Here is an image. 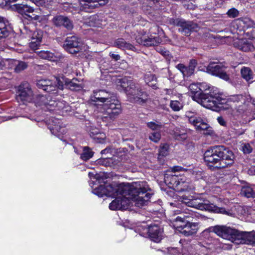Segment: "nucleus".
Here are the masks:
<instances>
[{
	"label": "nucleus",
	"mask_w": 255,
	"mask_h": 255,
	"mask_svg": "<svg viewBox=\"0 0 255 255\" xmlns=\"http://www.w3.org/2000/svg\"><path fill=\"white\" fill-rule=\"evenodd\" d=\"M96 2L98 3V6L99 5H104L107 3L109 0H96Z\"/></svg>",
	"instance_id": "nucleus-54"
},
{
	"label": "nucleus",
	"mask_w": 255,
	"mask_h": 255,
	"mask_svg": "<svg viewBox=\"0 0 255 255\" xmlns=\"http://www.w3.org/2000/svg\"><path fill=\"white\" fill-rule=\"evenodd\" d=\"M80 9L86 12H90L98 7V3L96 0H79Z\"/></svg>",
	"instance_id": "nucleus-25"
},
{
	"label": "nucleus",
	"mask_w": 255,
	"mask_h": 255,
	"mask_svg": "<svg viewBox=\"0 0 255 255\" xmlns=\"http://www.w3.org/2000/svg\"><path fill=\"white\" fill-rule=\"evenodd\" d=\"M37 53L38 56L42 59H47L50 61H55L56 59L54 53L49 51H40L37 52Z\"/></svg>",
	"instance_id": "nucleus-31"
},
{
	"label": "nucleus",
	"mask_w": 255,
	"mask_h": 255,
	"mask_svg": "<svg viewBox=\"0 0 255 255\" xmlns=\"http://www.w3.org/2000/svg\"><path fill=\"white\" fill-rule=\"evenodd\" d=\"M242 150L245 154H249L252 152L253 148L249 143H245L242 146Z\"/></svg>",
	"instance_id": "nucleus-46"
},
{
	"label": "nucleus",
	"mask_w": 255,
	"mask_h": 255,
	"mask_svg": "<svg viewBox=\"0 0 255 255\" xmlns=\"http://www.w3.org/2000/svg\"><path fill=\"white\" fill-rule=\"evenodd\" d=\"M234 46L236 48L245 52L252 51L254 49V46L251 40L246 38L235 41L234 42Z\"/></svg>",
	"instance_id": "nucleus-23"
},
{
	"label": "nucleus",
	"mask_w": 255,
	"mask_h": 255,
	"mask_svg": "<svg viewBox=\"0 0 255 255\" xmlns=\"http://www.w3.org/2000/svg\"><path fill=\"white\" fill-rule=\"evenodd\" d=\"M176 222H181V224L177 225L178 231L185 236H190L196 233L198 228L197 223L185 222L181 217H177L175 219Z\"/></svg>",
	"instance_id": "nucleus-15"
},
{
	"label": "nucleus",
	"mask_w": 255,
	"mask_h": 255,
	"mask_svg": "<svg viewBox=\"0 0 255 255\" xmlns=\"http://www.w3.org/2000/svg\"><path fill=\"white\" fill-rule=\"evenodd\" d=\"M80 39L76 36L67 37L63 44L64 48L71 54L78 53L81 50Z\"/></svg>",
	"instance_id": "nucleus-18"
},
{
	"label": "nucleus",
	"mask_w": 255,
	"mask_h": 255,
	"mask_svg": "<svg viewBox=\"0 0 255 255\" xmlns=\"http://www.w3.org/2000/svg\"><path fill=\"white\" fill-rule=\"evenodd\" d=\"M94 178L98 181L99 183L104 182L105 183V180L107 178V175L104 173H100L96 174L94 176Z\"/></svg>",
	"instance_id": "nucleus-42"
},
{
	"label": "nucleus",
	"mask_w": 255,
	"mask_h": 255,
	"mask_svg": "<svg viewBox=\"0 0 255 255\" xmlns=\"http://www.w3.org/2000/svg\"><path fill=\"white\" fill-rule=\"evenodd\" d=\"M197 65V62L195 59H191L190 61L189 66L187 67L188 69V74L191 76L193 74L195 70V68Z\"/></svg>",
	"instance_id": "nucleus-40"
},
{
	"label": "nucleus",
	"mask_w": 255,
	"mask_h": 255,
	"mask_svg": "<svg viewBox=\"0 0 255 255\" xmlns=\"http://www.w3.org/2000/svg\"><path fill=\"white\" fill-rule=\"evenodd\" d=\"M52 22L56 26H63L68 30H71L73 28L72 21L66 16L63 15H57L52 19Z\"/></svg>",
	"instance_id": "nucleus-22"
},
{
	"label": "nucleus",
	"mask_w": 255,
	"mask_h": 255,
	"mask_svg": "<svg viewBox=\"0 0 255 255\" xmlns=\"http://www.w3.org/2000/svg\"><path fill=\"white\" fill-rule=\"evenodd\" d=\"M241 194L247 198H255V192L249 186H244L242 188Z\"/></svg>",
	"instance_id": "nucleus-33"
},
{
	"label": "nucleus",
	"mask_w": 255,
	"mask_h": 255,
	"mask_svg": "<svg viewBox=\"0 0 255 255\" xmlns=\"http://www.w3.org/2000/svg\"><path fill=\"white\" fill-rule=\"evenodd\" d=\"M39 1L40 4L48 8L51 6L53 2V0H38Z\"/></svg>",
	"instance_id": "nucleus-50"
},
{
	"label": "nucleus",
	"mask_w": 255,
	"mask_h": 255,
	"mask_svg": "<svg viewBox=\"0 0 255 255\" xmlns=\"http://www.w3.org/2000/svg\"><path fill=\"white\" fill-rule=\"evenodd\" d=\"M14 63V65L15 66L14 68V71L16 73H19L25 69L27 67V64L23 61H12Z\"/></svg>",
	"instance_id": "nucleus-34"
},
{
	"label": "nucleus",
	"mask_w": 255,
	"mask_h": 255,
	"mask_svg": "<svg viewBox=\"0 0 255 255\" xmlns=\"http://www.w3.org/2000/svg\"><path fill=\"white\" fill-rule=\"evenodd\" d=\"M175 137L177 140H184L187 138V133L184 132H176L175 133Z\"/></svg>",
	"instance_id": "nucleus-47"
},
{
	"label": "nucleus",
	"mask_w": 255,
	"mask_h": 255,
	"mask_svg": "<svg viewBox=\"0 0 255 255\" xmlns=\"http://www.w3.org/2000/svg\"><path fill=\"white\" fill-rule=\"evenodd\" d=\"M42 36L39 35L36 40L35 38H32V41L29 43V47L33 50H36L38 49V46L40 45L41 41Z\"/></svg>",
	"instance_id": "nucleus-37"
},
{
	"label": "nucleus",
	"mask_w": 255,
	"mask_h": 255,
	"mask_svg": "<svg viewBox=\"0 0 255 255\" xmlns=\"http://www.w3.org/2000/svg\"><path fill=\"white\" fill-rule=\"evenodd\" d=\"M110 150V149L106 148V149L102 150L101 153L102 154H105V153H106L107 152H108Z\"/></svg>",
	"instance_id": "nucleus-57"
},
{
	"label": "nucleus",
	"mask_w": 255,
	"mask_h": 255,
	"mask_svg": "<svg viewBox=\"0 0 255 255\" xmlns=\"http://www.w3.org/2000/svg\"><path fill=\"white\" fill-rule=\"evenodd\" d=\"M176 68L180 70V71L183 74V76H189L188 74V69L187 67L185 66L182 64H179L176 66Z\"/></svg>",
	"instance_id": "nucleus-45"
},
{
	"label": "nucleus",
	"mask_w": 255,
	"mask_h": 255,
	"mask_svg": "<svg viewBox=\"0 0 255 255\" xmlns=\"http://www.w3.org/2000/svg\"><path fill=\"white\" fill-rule=\"evenodd\" d=\"M16 99L18 102L23 104L32 101L33 92L28 83H22L18 87Z\"/></svg>",
	"instance_id": "nucleus-14"
},
{
	"label": "nucleus",
	"mask_w": 255,
	"mask_h": 255,
	"mask_svg": "<svg viewBox=\"0 0 255 255\" xmlns=\"http://www.w3.org/2000/svg\"><path fill=\"white\" fill-rule=\"evenodd\" d=\"M39 35H41L42 36V35L41 34V32L40 33H39L38 32H34L33 33V36H32V38H35V40H36L37 39V38L38 37Z\"/></svg>",
	"instance_id": "nucleus-56"
},
{
	"label": "nucleus",
	"mask_w": 255,
	"mask_h": 255,
	"mask_svg": "<svg viewBox=\"0 0 255 255\" xmlns=\"http://www.w3.org/2000/svg\"><path fill=\"white\" fill-rule=\"evenodd\" d=\"M91 133H92L93 135L97 134L99 133L98 129H96L95 130L92 131H90Z\"/></svg>",
	"instance_id": "nucleus-58"
},
{
	"label": "nucleus",
	"mask_w": 255,
	"mask_h": 255,
	"mask_svg": "<svg viewBox=\"0 0 255 255\" xmlns=\"http://www.w3.org/2000/svg\"><path fill=\"white\" fill-rule=\"evenodd\" d=\"M178 204L180 205L181 204H179V203H170V205L171 206H176Z\"/></svg>",
	"instance_id": "nucleus-60"
},
{
	"label": "nucleus",
	"mask_w": 255,
	"mask_h": 255,
	"mask_svg": "<svg viewBox=\"0 0 255 255\" xmlns=\"http://www.w3.org/2000/svg\"><path fill=\"white\" fill-rule=\"evenodd\" d=\"M16 9L19 13L24 14L29 17H32V16L30 15L29 13H32L33 8L30 6H28L27 4H16L14 5Z\"/></svg>",
	"instance_id": "nucleus-27"
},
{
	"label": "nucleus",
	"mask_w": 255,
	"mask_h": 255,
	"mask_svg": "<svg viewBox=\"0 0 255 255\" xmlns=\"http://www.w3.org/2000/svg\"><path fill=\"white\" fill-rule=\"evenodd\" d=\"M226 69L227 67L223 63L210 62L206 67V71L209 74L218 76L225 81H228L230 78L226 72Z\"/></svg>",
	"instance_id": "nucleus-12"
},
{
	"label": "nucleus",
	"mask_w": 255,
	"mask_h": 255,
	"mask_svg": "<svg viewBox=\"0 0 255 255\" xmlns=\"http://www.w3.org/2000/svg\"><path fill=\"white\" fill-rule=\"evenodd\" d=\"M218 123L223 126H226V122L222 117H219L217 119Z\"/></svg>",
	"instance_id": "nucleus-53"
},
{
	"label": "nucleus",
	"mask_w": 255,
	"mask_h": 255,
	"mask_svg": "<svg viewBox=\"0 0 255 255\" xmlns=\"http://www.w3.org/2000/svg\"><path fill=\"white\" fill-rule=\"evenodd\" d=\"M9 35V30L7 29L6 21L3 17H0V39L5 38Z\"/></svg>",
	"instance_id": "nucleus-30"
},
{
	"label": "nucleus",
	"mask_w": 255,
	"mask_h": 255,
	"mask_svg": "<svg viewBox=\"0 0 255 255\" xmlns=\"http://www.w3.org/2000/svg\"><path fill=\"white\" fill-rule=\"evenodd\" d=\"M149 138L154 142H158L161 138V133L159 131H152L149 134Z\"/></svg>",
	"instance_id": "nucleus-38"
},
{
	"label": "nucleus",
	"mask_w": 255,
	"mask_h": 255,
	"mask_svg": "<svg viewBox=\"0 0 255 255\" xmlns=\"http://www.w3.org/2000/svg\"><path fill=\"white\" fill-rule=\"evenodd\" d=\"M165 182L173 187L177 188L179 190H187L188 183L183 179L179 178L176 174H166L164 177Z\"/></svg>",
	"instance_id": "nucleus-17"
},
{
	"label": "nucleus",
	"mask_w": 255,
	"mask_h": 255,
	"mask_svg": "<svg viewBox=\"0 0 255 255\" xmlns=\"http://www.w3.org/2000/svg\"><path fill=\"white\" fill-rule=\"evenodd\" d=\"M66 82V86L71 90L79 91L82 89L81 85L75 82L74 80Z\"/></svg>",
	"instance_id": "nucleus-39"
},
{
	"label": "nucleus",
	"mask_w": 255,
	"mask_h": 255,
	"mask_svg": "<svg viewBox=\"0 0 255 255\" xmlns=\"http://www.w3.org/2000/svg\"><path fill=\"white\" fill-rule=\"evenodd\" d=\"M253 118H254V119H255V111L254 112V114H253Z\"/></svg>",
	"instance_id": "nucleus-63"
},
{
	"label": "nucleus",
	"mask_w": 255,
	"mask_h": 255,
	"mask_svg": "<svg viewBox=\"0 0 255 255\" xmlns=\"http://www.w3.org/2000/svg\"><path fill=\"white\" fill-rule=\"evenodd\" d=\"M127 196L121 195L114 200L109 205L112 210H126L129 207L130 202Z\"/></svg>",
	"instance_id": "nucleus-20"
},
{
	"label": "nucleus",
	"mask_w": 255,
	"mask_h": 255,
	"mask_svg": "<svg viewBox=\"0 0 255 255\" xmlns=\"http://www.w3.org/2000/svg\"><path fill=\"white\" fill-rule=\"evenodd\" d=\"M170 107L174 111H178L182 108V104L177 101H171L170 104Z\"/></svg>",
	"instance_id": "nucleus-41"
},
{
	"label": "nucleus",
	"mask_w": 255,
	"mask_h": 255,
	"mask_svg": "<svg viewBox=\"0 0 255 255\" xmlns=\"http://www.w3.org/2000/svg\"><path fill=\"white\" fill-rule=\"evenodd\" d=\"M208 230L236 244H245L254 246L255 232H240L229 227L220 225L211 227Z\"/></svg>",
	"instance_id": "nucleus-3"
},
{
	"label": "nucleus",
	"mask_w": 255,
	"mask_h": 255,
	"mask_svg": "<svg viewBox=\"0 0 255 255\" xmlns=\"http://www.w3.org/2000/svg\"><path fill=\"white\" fill-rule=\"evenodd\" d=\"M252 102L253 105H255V99H253Z\"/></svg>",
	"instance_id": "nucleus-62"
},
{
	"label": "nucleus",
	"mask_w": 255,
	"mask_h": 255,
	"mask_svg": "<svg viewBox=\"0 0 255 255\" xmlns=\"http://www.w3.org/2000/svg\"><path fill=\"white\" fill-rule=\"evenodd\" d=\"M169 145L167 143L161 144L159 149L158 159L165 157L168 154Z\"/></svg>",
	"instance_id": "nucleus-35"
},
{
	"label": "nucleus",
	"mask_w": 255,
	"mask_h": 255,
	"mask_svg": "<svg viewBox=\"0 0 255 255\" xmlns=\"http://www.w3.org/2000/svg\"><path fill=\"white\" fill-rule=\"evenodd\" d=\"M204 159L209 168L214 170L233 165L235 155L229 148L223 145H215L205 151Z\"/></svg>",
	"instance_id": "nucleus-2"
},
{
	"label": "nucleus",
	"mask_w": 255,
	"mask_h": 255,
	"mask_svg": "<svg viewBox=\"0 0 255 255\" xmlns=\"http://www.w3.org/2000/svg\"><path fill=\"white\" fill-rule=\"evenodd\" d=\"M186 199L183 198L182 203H187L188 206L196 208L201 210H206L217 213H221L228 216H232V214L229 210H226L224 208L218 207L213 204H211L208 200L200 199H193L186 202Z\"/></svg>",
	"instance_id": "nucleus-8"
},
{
	"label": "nucleus",
	"mask_w": 255,
	"mask_h": 255,
	"mask_svg": "<svg viewBox=\"0 0 255 255\" xmlns=\"http://www.w3.org/2000/svg\"><path fill=\"white\" fill-rule=\"evenodd\" d=\"M190 112L186 113V116L189 117V122L194 125L197 130L204 131L205 134L210 135L213 132L212 128L206 122L200 117L190 116Z\"/></svg>",
	"instance_id": "nucleus-16"
},
{
	"label": "nucleus",
	"mask_w": 255,
	"mask_h": 255,
	"mask_svg": "<svg viewBox=\"0 0 255 255\" xmlns=\"http://www.w3.org/2000/svg\"><path fill=\"white\" fill-rule=\"evenodd\" d=\"M242 77L249 83H252L254 79V74L252 70L248 67H243L241 70Z\"/></svg>",
	"instance_id": "nucleus-29"
},
{
	"label": "nucleus",
	"mask_w": 255,
	"mask_h": 255,
	"mask_svg": "<svg viewBox=\"0 0 255 255\" xmlns=\"http://www.w3.org/2000/svg\"><path fill=\"white\" fill-rule=\"evenodd\" d=\"M106 160L105 159H104V160H100L99 161V162H102V161H105Z\"/></svg>",
	"instance_id": "nucleus-64"
},
{
	"label": "nucleus",
	"mask_w": 255,
	"mask_h": 255,
	"mask_svg": "<svg viewBox=\"0 0 255 255\" xmlns=\"http://www.w3.org/2000/svg\"><path fill=\"white\" fill-rule=\"evenodd\" d=\"M160 0H146V2L144 3L143 8H145L147 10H155L159 9L160 7Z\"/></svg>",
	"instance_id": "nucleus-28"
},
{
	"label": "nucleus",
	"mask_w": 255,
	"mask_h": 255,
	"mask_svg": "<svg viewBox=\"0 0 255 255\" xmlns=\"http://www.w3.org/2000/svg\"><path fill=\"white\" fill-rule=\"evenodd\" d=\"M90 100L94 104L102 106L101 118L104 121H113L122 112L121 104L116 96L105 90L94 91L90 96Z\"/></svg>",
	"instance_id": "nucleus-1"
},
{
	"label": "nucleus",
	"mask_w": 255,
	"mask_h": 255,
	"mask_svg": "<svg viewBox=\"0 0 255 255\" xmlns=\"http://www.w3.org/2000/svg\"><path fill=\"white\" fill-rule=\"evenodd\" d=\"M144 81L145 82L149 85V83L151 82H154L155 81L156 78L154 75L151 73H147L144 76ZM153 84H152L150 85V86H152Z\"/></svg>",
	"instance_id": "nucleus-44"
},
{
	"label": "nucleus",
	"mask_w": 255,
	"mask_h": 255,
	"mask_svg": "<svg viewBox=\"0 0 255 255\" xmlns=\"http://www.w3.org/2000/svg\"><path fill=\"white\" fill-rule=\"evenodd\" d=\"M121 86L125 88L127 94L130 101L142 105L146 102L148 94L142 86L132 80L123 78L121 80Z\"/></svg>",
	"instance_id": "nucleus-4"
},
{
	"label": "nucleus",
	"mask_w": 255,
	"mask_h": 255,
	"mask_svg": "<svg viewBox=\"0 0 255 255\" xmlns=\"http://www.w3.org/2000/svg\"><path fill=\"white\" fill-rule=\"evenodd\" d=\"M89 175L91 177H92V176L94 177V176L95 175H94L93 174H92V173H90H90H89Z\"/></svg>",
	"instance_id": "nucleus-61"
},
{
	"label": "nucleus",
	"mask_w": 255,
	"mask_h": 255,
	"mask_svg": "<svg viewBox=\"0 0 255 255\" xmlns=\"http://www.w3.org/2000/svg\"><path fill=\"white\" fill-rule=\"evenodd\" d=\"M199 90L201 94H206L207 95V97L205 98L207 99L206 100L209 101L210 105L204 106L206 108L217 111L226 103V100L222 98L219 93L216 92L213 87L206 83H199Z\"/></svg>",
	"instance_id": "nucleus-6"
},
{
	"label": "nucleus",
	"mask_w": 255,
	"mask_h": 255,
	"mask_svg": "<svg viewBox=\"0 0 255 255\" xmlns=\"http://www.w3.org/2000/svg\"><path fill=\"white\" fill-rule=\"evenodd\" d=\"M227 14L230 17L235 18L238 16L239 11L236 8H233L228 10Z\"/></svg>",
	"instance_id": "nucleus-48"
},
{
	"label": "nucleus",
	"mask_w": 255,
	"mask_h": 255,
	"mask_svg": "<svg viewBox=\"0 0 255 255\" xmlns=\"http://www.w3.org/2000/svg\"><path fill=\"white\" fill-rule=\"evenodd\" d=\"M144 183H122L117 186L105 185L106 196L114 197L118 195H130L137 189L144 187Z\"/></svg>",
	"instance_id": "nucleus-7"
},
{
	"label": "nucleus",
	"mask_w": 255,
	"mask_h": 255,
	"mask_svg": "<svg viewBox=\"0 0 255 255\" xmlns=\"http://www.w3.org/2000/svg\"><path fill=\"white\" fill-rule=\"evenodd\" d=\"M189 89L192 93V99L202 106H209V101L206 100L205 97H207L206 94H201L199 90V84H192L189 86Z\"/></svg>",
	"instance_id": "nucleus-19"
},
{
	"label": "nucleus",
	"mask_w": 255,
	"mask_h": 255,
	"mask_svg": "<svg viewBox=\"0 0 255 255\" xmlns=\"http://www.w3.org/2000/svg\"><path fill=\"white\" fill-rule=\"evenodd\" d=\"M36 86L47 93L56 94H58L59 90L63 89L64 85L59 79L56 78L54 81L47 79L38 80Z\"/></svg>",
	"instance_id": "nucleus-11"
},
{
	"label": "nucleus",
	"mask_w": 255,
	"mask_h": 255,
	"mask_svg": "<svg viewBox=\"0 0 255 255\" xmlns=\"http://www.w3.org/2000/svg\"><path fill=\"white\" fill-rule=\"evenodd\" d=\"M162 230L157 225H152L148 227V234L151 240L155 242H159L161 239Z\"/></svg>",
	"instance_id": "nucleus-24"
},
{
	"label": "nucleus",
	"mask_w": 255,
	"mask_h": 255,
	"mask_svg": "<svg viewBox=\"0 0 255 255\" xmlns=\"http://www.w3.org/2000/svg\"><path fill=\"white\" fill-rule=\"evenodd\" d=\"M35 105L41 107L45 111L52 112L60 110L65 107V104L62 101L52 100L49 96L38 95L34 100Z\"/></svg>",
	"instance_id": "nucleus-9"
},
{
	"label": "nucleus",
	"mask_w": 255,
	"mask_h": 255,
	"mask_svg": "<svg viewBox=\"0 0 255 255\" xmlns=\"http://www.w3.org/2000/svg\"><path fill=\"white\" fill-rule=\"evenodd\" d=\"M121 86L125 88L127 94L130 101L142 105L146 102L148 94L142 86L132 80L123 78L121 80Z\"/></svg>",
	"instance_id": "nucleus-5"
},
{
	"label": "nucleus",
	"mask_w": 255,
	"mask_h": 255,
	"mask_svg": "<svg viewBox=\"0 0 255 255\" xmlns=\"http://www.w3.org/2000/svg\"><path fill=\"white\" fill-rule=\"evenodd\" d=\"M170 23L179 27L178 31L184 35H190L191 32L197 31L198 26L191 21H185L184 19H172Z\"/></svg>",
	"instance_id": "nucleus-13"
},
{
	"label": "nucleus",
	"mask_w": 255,
	"mask_h": 255,
	"mask_svg": "<svg viewBox=\"0 0 255 255\" xmlns=\"http://www.w3.org/2000/svg\"><path fill=\"white\" fill-rule=\"evenodd\" d=\"M133 183H144V187L139 189L136 190L135 192H132L131 195H126L128 196V199H129V201L130 200L134 201L135 205L138 207H142L143 206L146 204V203L148 201L149 199L151 196V194L150 193H146V192L149 190L148 186L145 181H137L133 182Z\"/></svg>",
	"instance_id": "nucleus-10"
},
{
	"label": "nucleus",
	"mask_w": 255,
	"mask_h": 255,
	"mask_svg": "<svg viewBox=\"0 0 255 255\" xmlns=\"http://www.w3.org/2000/svg\"><path fill=\"white\" fill-rule=\"evenodd\" d=\"M184 168L181 166H174L172 168V170L174 172H177L183 170Z\"/></svg>",
	"instance_id": "nucleus-55"
},
{
	"label": "nucleus",
	"mask_w": 255,
	"mask_h": 255,
	"mask_svg": "<svg viewBox=\"0 0 255 255\" xmlns=\"http://www.w3.org/2000/svg\"><path fill=\"white\" fill-rule=\"evenodd\" d=\"M249 21L250 22L249 24L250 25L253 26L254 25H255V23H254V22L253 20L249 19Z\"/></svg>",
	"instance_id": "nucleus-59"
},
{
	"label": "nucleus",
	"mask_w": 255,
	"mask_h": 255,
	"mask_svg": "<svg viewBox=\"0 0 255 255\" xmlns=\"http://www.w3.org/2000/svg\"><path fill=\"white\" fill-rule=\"evenodd\" d=\"M105 185H101L99 187L95 188L93 190V193L99 197H102L106 196Z\"/></svg>",
	"instance_id": "nucleus-36"
},
{
	"label": "nucleus",
	"mask_w": 255,
	"mask_h": 255,
	"mask_svg": "<svg viewBox=\"0 0 255 255\" xmlns=\"http://www.w3.org/2000/svg\"><path fill=\"white\" fill-rule=\"evenodd\" d=\"M52 133L56 134L55 133V130L57 131L58 132L63 133L65 131V129L64 128H61L59 125H54L52 127V128L50 129Z\"/></svg>",
	"instance_id": "nucleus-49"
},
{
	"label": "nucleus",
	"mask_w": 255,
	"mask_h": 255,
	"mask_svg": "<svg viewBox=\"0 0 255 255\" xmlns=\"http://www.w3.org/2000/svg\"><path fill=\"white\" fill-rule=\"evenodd\" d=\"M135 39L138 43L145 46H155L161 42V39L158 36L150 35L146 38L144 36H140L138 35L136 36Z\"/></svg>",
	"instance_id": "nucleus-21"
},
{
	"label": "nucleus",
	"mask_w": 255,
	"mask_h": 255,
	"mask_svg": "<svg viewBox=\"0 0 255 255\" xmlns=\"http://www.w3.org/2000/svg\"><path fill=\"white\" fill-rule=\"evenodd\" d=\"M94 152L91 150L89 147L85 146L83 148V152L81 154L80 158L84 161H87L92 157Z\"/></svg>",
	"instance_id": "nucleus-32"
},
{
	"label": "nucleus",
	"mask_w": 255,
	"mask_h": 255,
	"mask_svg": "<svg viewBox=\"0 0 255 255\" xmlns=\"http://www.w3.org/2000/svg\"><path fill=\"white\" fill-rule=\"evenodd\" d=\"M147 126L149 128L154 131L160 130L162 127L161 124H156L152 122L148 123Z\"/></svg>",
	"instance_id": "nucleus-43"
},
{
	"label": "nucleus",
	"mask_w": 255,
	"mask_h": 255,
	"mask_svg": "<svg viewBox=\"0 0 255 255\" xmlns=\"http://www.w3.org/2000/svg\"><path fill=\"white\" fill-rule=\"evenodd\" d=\"M110 56L115 61H118L120 59V56L118 54H115L112 52L110 53Z\"/></svg>",
	"instance_id": "nucleus-52"
},
{
	"label": "nucleus",
	"mask_w": 255,
	"mask_h": 255,
	"mask_svg": "<svg viewBox=\"0 0 255 255\" xmlns=\"http://www.w3.org/2000/svg\"><path fill=\"white\" fill-rule=\"evenodd\" d=\"M115 46L122 50H131L133 51L135 48L130 43L127 42L123 38H119L114 42Z\"/></svg>",
	"instance_id": "nucleus-26"
},
{
	"label": "nucleus",
	"mask_w": 255,
	"mask_h": 255,
	"mask_svg": "<svg viewBox=\"0 0 255 255\" xmlns=\"http://www.w3.org/2000/svg\"><path fill=\"white\" fill-rule=\"evenodd\" d=\"M157 51L165 57H168L169 56V51L164 48L161 47H158Z\"/></svg>",
	"instance_id": "nucleus-51"
}]
</instances>
